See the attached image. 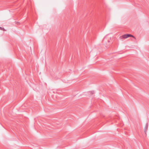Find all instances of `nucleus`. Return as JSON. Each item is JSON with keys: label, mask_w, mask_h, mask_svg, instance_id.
Segmentation results:
<instances>
[{"label": "nucleus", "mask_w": 149, "mask_h": 149, "mask_svg": "<svg viewBox=\"0 0 149 149\" xmlns=\"http://www.w3.org/2000/svg\"><path fill=\"white\" fill-rule=\"evenodd\" d=\"M129 37H132L134 38L135 39H136V38L134 36L130 34H124L122 36H120V39H122L123 38L126 39Z\"/></svg>", "instance_id": "obj_1"}, {"label": "nucleus", "mask_w": 149, "mask_h": 149, "mask_svg": "<svg viewBox=\"0 0 149 149\" xmlns=\"http://www.w3.org/2000/svg\"><path fill=\"white\" fill-rule=\"evenodd\" d=\"M89 93H90V94H91L92 95L94 93V91H90L89 92Z\"/></svg>", "instance_id": "obj_2"}, {"label": "nucleus", "mask_w": 149, "mask_h": 149, "mask_svg": "<svg viewBox=\"0 0 149 149\" xmlns=\"http://www.w3.org/2000/svg\"><path fill=\"white\" fill-rule=\"evenodd\" d=\"M0 29L2 30H3V29H4L3 28H2L0 27Z\"/></svg>", "instance_id": "obj_3"}, {"label": "nucleus", "mask_w": 149, "mask_h": 149, "mask_svg": "<svg viewBox=\"0 0 149 149\" xmlns=\"http://www.w3.org/2000/svg\"><path fill=\"white\" fill-rule=\"evenodd\" d=\"M148 127V124H147V125H146V128H147V127Z\"/></svg>", "instance_id": "obj_4"}, {"label": "nucleus", "mask_w": 149, "mask_h": 149, "mask_svg": "<svg viewBox=\"0 0 149 149\" xmlns=\"http://www.w3.org/2000/svg\"><path fill=\"white\" fill-rule=\"evenodd\" d=\"M105 38H104V40H103V41H105Z\"/></svg>", "instance_id": "obj_5"}, {"label": "nucleus", "mask_w": 149, "mask_h": 149, "mask_svg": "<svg viewBox=\"0 0 149 149\" xmlns=\"http://www.w3.org/2000/svg\"><path fill=\"white\" fill-rule=\"evenodd\" d=\"M110 41L109 40H108V42H109Z\"/></svg>", "instance_id": "obj_6"}]
</instances>
